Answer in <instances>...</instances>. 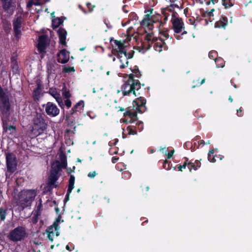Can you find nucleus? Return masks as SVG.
<instances>
[{
  "instance_id": "nucleus-16",
  "label": "nucleus",
  "mask_w": 252,
  "mask_h": 252,
  "mask_svg": "<svg viewBox=\"0 0 252 252\" xmlns=\"http://www.w3.org/2000/svg\"><path fill=\"white\" fill-rule=\"evenodd\" d=\"M49 94H51L57 101L59 106L62 107L63 105L62 98L59 92L55 88H51L49 90Z\"/></svg>"
},
{
  "instance_id": "nucleus-55",
  "label": "nucleus",
  "mask_w": 252,
  "mask_h": 252,
  "mask_svg": "<svg viewBox=\"0 0 252 252\" xmlns=\"http://www.w3.org/2000/svg\"><path fill=\"white\" fill-rule=\"evenodd\" d=\"M229 100L230 101V102H232L233 101V99L232 98V97L231 96H229Z\"/></svg>"
},
{
  "instance_id": "nucleus-22",
  "label": "nucleus",
  "mask_w": 252,
  "mask_h": 252,
  "mask_svg": "<svg viewBox=\"0 0 252 252\" xmlns=\"http://www.w3.org/2000/svg\"><path fill=\"white\" fill-rule=\"evenodd\" d=\"M49 0H31L27 3V6L28 8H30L33 5H40Z\"/></svg>"
},
{
  "instance_id": "nucleus-18",
  "label": "nucleus",
  "mask_w": 252,
  "mask_h": 252,
  "mask_svg": "<svg viewBox=\"0 0 252 252\" xmlns=\"http://www.w3.org/2000/svg\"><path fill=\"white\" fill-rule=\"evenodd\" d=\"M154 48L155 50L158 52L162 51V48H165V44L163 40L161 38H156L154 42Z\"/></svg>"
},
{
  "instance_id": "nucleus-9",
  "label": "nucleus",
  "mask_w": 252,
  "mask_h": 252,
  "mask_svg": "<svg viewBox=\"0 0 252 252\" xmlns=\"http://www.w3.org/2000/svg\"><path fill=\"white\" fill-rule=\"evenodd\" d=\"M45 110L47 114L51 117H56L60 113V109L51 102H48L46 104Z\"/></svg>"
},
{
  "instance_id": "nucleus-1",
  "label": "nucleus",
  "mask_w": 252,
  "mask_h": 252,
  "mask_svg": "<svg viewBox=\"0 0 252 252\" xmlns=\"http://www.w3.org/2000/svg\"><path fill=\"white\" fill-rule=\"evenodd\" d=\"M140 84L138 80L133 78V74L129 75L127 80L121 87L124 95L138 96L140 95Z\"/></svg>"
},
{
  "instance_id": "nucleus-34",
  "label": "nucleus",
  "mask_w": 252,
  "mask_h": 252,
  "mask_svg": "<svg viewBox=\"0 0 252 252\" xmlns=\"http://www.w3.org/2000/svg\"><path fill=\"white\" fill-rule=\"evenodd\" d=\"M63 95L65 98H68L70 96L69 92L66 91V88L65 87L63 88Z\"/></svg>"
},
{
  "instance_id": "nucleus-8",
  "label": "nucleus",
  "mask_w": 252,
  "mask_h": 252,
  "mask_svg": "<svg viewBox=\"0 0 252 252\" xmlns=\"http://www.w3.org/2000/svg\"><path fill=\"white\" fill-rule=\"evenodd\" d=\"M6 159L7 170L12 173L14 172L17 167L16 157L12 154H7Z\"/></svg>"
},
{
  "instance_id": "nucleus-29",
  "label": "nucleus",
  "mask_w": 252,
  "mask_h": 252,
  "mask_svg": "<svg viewBox=\"0 0 252 252\" xmlns=\"http://www.w3.org/2000/svg\"><path fill=\"white\" fill-rule=\"evenodd\" d=\"M200 166V163L198 162H195L194 163H189L188 168L190 171H191V169L193 168L194 170H196L198 167Z\"/></svg>"
},
{
  "instance_id": "nucleus-50",
  "label": "nucleus",
  "mask_w": 252,
  "mask_h": 252,
  "mask_svg": "<svg viewBox=\"0 0 252 252\" xmlns=\"http://www.w3.org/2000/svg\"><path fill=\"white\" fill-rule=\"evenodd\" d=\"M200 144H201V145H204V144H205V143L204 141V140H201V141H200Z\"/></svg>"
},
{
  "instance_id": "nucleus-31",
  "label": "nucleus",
  "mask_w": 252,
  "mask_h": 252,
  "mask_svg": "<svg viewBox=\"0 0 252 252\" xmlns=\"http://www.w3.org/2000/svg\"><path fill=\"white\" fill-rule=\"evenodd\" d=\"M115 43L118 47V54L120 53L121 52H126V51L124 49L123 44L121 42L116 40Z\"/></svg>"
},
{
  "instance_id": "nucleus-13",
  "label": "nucleus",
  "mask_w": 252,
  "mask_h": 252,
  "mask_svg": "<svg viewBox=\"0 0 252 252\" xmlns=\"http://www.w3.org/2000/svg\"><path fill=\"white\" fill-rule=\"evenodd\" d=\"M48 72L50 74L58 73L60 71L61 65L55 61H50L47 65Z\"/></svg>"
},
{
  "instance_id": "nucleus-46",
  "label": "nucleus",
  "mask_w": 252,
  "mask_h": 252,
  "mask_svg": "<svg viewBox=\"0 0 252 252\" xmlns=\"http://www.w3.org/2000/svg\"><path fill=\"white\" fill-rule=\"evenodd\" d=\"M242 110L240 108L237 110V115L239 116H241Z\"/></svg>"
},
{
  "instance_id": "nucleus-45",
  "label": "nucleus",
  "mask_w": 252,
  "mask_h": 252,
  "mask_svg": "<svg viewBox=\"0 0 252 252\" xmlns=\"http://www.w3.org/2000/svg\"><path fill=\"white\" fill-rule=\"evenodd\" d=\"M138 128L140 129V130H142L143 128V123L141 122H139L138 123Z\"/></svg>"
},
{
  "instance_id": "nucleus-47",
  "label": "nucleus",
  "mask_w": 252,
  "mask_h": 252,
  "mask_svg": "<svg viewBox=\"0 0 252 252\" xmlns=\"http://www.w3.org/2000/svg\"><path fill=\"white\" fill-rule=\"evenodd\" d=\"M87 6H88V8L90 9V11H92L93 10V8L94 7V6H93L92 8H91L92 6L90 3H88Z\"/></svg>"
},
{
  "instance_id": "nucleus-35",
  "label": "nucleus",
  "mask_w": 252,
  "mask_h": 252,
  "mask_svg": "<svg viewBox=\"0 0 252 252\" xmlns=\"http://www.w3.org/2000/svg\"><path fill=\"white\" fill-rule=\"evenodd\" d=\"M75 69L73 67H67L66 66H63V71L64 72H74Z\"/></svg>"
},
{
  "instance_id": "nucleus-38",
  "label": "nucleus",
  "mask_w": 252,
  "mask_h": 252,
  "mask_svg": "<svg viewBox=\"0 0 252 252\" xmlns=\"http://www.w3.org/2000/svg\"><path fill=\"white\" fill-rule=\"evenodd\" d=\"M61 167L62 168H65L67 165V162L65 158H63L61 160Z\"/></svg>"
},
{
  "instance_id": "nucleus-4",
  "label": "nucleus",
  "mask_w": 252,
  "mask_h": 252,
  "mask_svg": "<svg viewBox=\"0 0 252 252\" xmlns=\"http://www.w3.org/2000/svg\"><path fill=\"white\" fill-rule=\"evenodd\" d=\"M10 108L9 94L0 87V110L2 113L1 117H9Z\"/></svg>"
},
{
  "instance_id": "nucleus-49",
  "label": "nucleus",
  "mask_w": 252,
  "mask_h": 252,
  "mask_svg": "<svg viewBox=\"0 0 252 252\" xmlns=\"http://www.w3.org/2000/svg\"><path fill=\"white\" fill-rule=\"evenodd\" d=\"M163 36H164L165 37H166V38H168V36H169L168 34V33H163Z\"/></svg>"
},
{
  "instance_id": "nucleus-59",
  "label": "nucleus",
  "mask_w": 252,
  "mask_h": 252,
  "mask_svg": "<svg viewBox=\"0 0 252 252\" xmlns=\"http://www.w3.org/2000/svg\"><path fill=\"white\" fill-rule=\"evenodd\" d=\"M205 79H203V80H202L201 84H203L205 82Z\"/></svg>"
},
{
  "instance_id": "nucleus-27",
  "label": "nucleus",
  "mask_w": 252,
  "mask_h": 252,
  "mask_svg": "<svg viewBox=\"0 0 252 252\" xmlns=\"http://www.w3.org/2000/svg\"><path fill=\"white\" fill-rule=\"evenodd\" d=\"M222 4L225 8H229L234 4V0H222Z\"/></svg>"
},
{
  "instance_id": "nucleus-44",
  "label": "nucleus",
  "mask_w": 252,
  "mask_h": 252,
  "mask_svg": "<svg viewBox=\"0 0 252 252\" xmlns=\"http://www.w3.org/2000/svg\"><path fill=\"white\" fill-rule=\"evenodd\" d=\"M214 9H212L211 10V11H209L207 13L208 15L210 17L211 16H213V12L214 11Z\"/></svg>"
},
{
  "instance_id": "nucleus-12",
  "label": "nucleus",
  "mask_w": 252,
  "mask_h": 252,
  "mask_svg": "<svg viewBox=\"0 0 252 252\" xmlns=\"http://www.w3.org/2000/svg\"><path fill=\"white\" fill-rule=\"evenodd\" d=\"M48 44V39L46 35H42L39 37L37 48L39 52H44Z\"/></svg>"
},
{
  "instance_id": "nucleus-11",
  "label": "nucleus",
  "mask_w": 252,
  "mask_h": 252,
  "mask_svg": "<svg viewBox=\"0 0 252 252\" xmlns=\"http://www.w3.org/2000/svg\"><path fill=\"white\" fill-rule=\"evenodd\" d=\"M137 97V98L133 101V107H136L135 109L138 111V113H142L146 104V100L140 95Z\"/></svg>"
},
{
  "instance_id": "nucleus-48",
  "label": "nucleus",
  "mask_w": 252,
  "mask_h": 252,
  "mask_svg": "<svg viewBox=\"0 0 252 252\" xmlns=\"http://www.w3.org/2000/svg\"><path fill=\"white\" fill-rule=\"evenodd\" d=\"M135 76L136 77H139L141 76V74H140V72L139 71L135 72V74L133 75V76Z\"/></svg>"
},
{
  "instance_id": "nucleus-23",
  "label": "nucleus",
  "mask_w": 252,
  "mask_h": 252,
  "mask_svg": "<svg viewBox=\"0 0 252 252\" xmlns=\"http://www.w3.org/2000/svg\"><path fill=\"white\" fill-rule=\"evenodd\" d=\"M74 182H75V177L73 175H71L69 180V185L67 189V192L66 194V196L69 195L70 193L71 192L72 190L73 189L74 186Z\"/></svg>"
},
{
  "instance_id": "nucleus-58",
  "label": "nucleus",
  "mask_w": 252,
  "mask_h": 252,
  "mask_svg": "<svg viewBox=\"0 0 252 252\" xmlns=\"http://www.w3.org/2000/svg\"><path fill=\"white\" fill-rule=\"evenodd\" d=\"M123 122H124V123H131V122H130V121L128 122L127 120H124V121H123Z\"/></svg>"
},
{
  "instance_id": "nucleus-52",
  "label": "nucleus",
  "mask_w": 252,
  "mask_h": 252,
  "mask_svg": "<svg viewBox=\"0 0 252 252\" xmlns=\"http://www.w3.org/2000/svg\"><path fill=\"white\" fill-rule=\"evenodd\" d=\"M213 52H210V53H209V58H211V57H213V55H212V54H213Z\"/></svg>"
},
{
  "instance_id": "nucleus-2",
  "label": "nucleus",
  "mask_w": 252,
  "mask_h": 252,
  "mask_svg": "<svg viewBox=\"0 0 252 252\" xmlns=\"http://www.w3.org/2000/svg\"><path fill=\"white\" fill-rule=\"evenodd\" d=\"M36 193L35 190H27L21 191L18 194L17 203L22 210L30 206L33 200Z\"/></svg>"
},
{
  "instance_id": "nucleus-24",
  "label": "nucleus",
  "mask_w": 252,
  "mask_h": 252,
  "mask_svg": "<svg viewBox=\"0 0 252 252\" xmlns=\"http://www.w3.org/2000/svg\"><path fill=\"white\" fill-rule=\"evenodd\" d=\"M84 106V103L83 101H80L72 108V113H75L77 111H79L82 109Z\"/></svg>"
},
{
  "instance_id": "nucleus-26",
  "label": "nucleus",
  "mask_w": 252,
  "mask_h": 252,
  "mask_svg": "<svg viewBox=\"0 0 252 252\" xmlns=\"http://www.w3.org/2000/svg\"><path fill=\"white\" fill-rule=\"evenodd\" d=\"M145 38L148 42V49H149L150 48L151 45L153 44L154 41H155L156 38H154L152 32L149 33L147 34H146Z\"/></svg>"
},
{
  "instance_id": "nucleus-60",
  "label": "nucleus",
  "mask_w": 252,
  "mask_h": 252,
  "mask_svg": "<svg viewBox=\"0 0 252 252\" xmlns=\"http://www.w3.org/2000/svg\"><path fill=\"white\" fill-rule=\"evenodd\" d=\"M210 3H211V1H210V0L206 2V4H207V5H209Z\"/></svg>"
},
{
  "instance_id": "nucleus-51",
  "label": "nucleus",
  "mask_w": 252,
  "mask_h": 252,
  "mask_svg": "<svg viewBox=\"0 0 252 252\" xmlns=\"http://www.w3.org/2000/svg\"><path fill=\"white\" fill-rule=\"evenodd\" d=\"M66 250H68V251H71V250H70V247H69V246H68V245H67V246H66Z\"/></svg>"
},
{
  "instance_id": "nucleus-36",
  "label": "nucleus",
  "mask_w": 252,
  "mask_h": 252,
  "mask_svg": "<svg viewBox=\"0 0 252 252\" xmlns=\"http://www.w3.org/2000/svg\"><path fill=\"white\" fill-rule=\"evenodd\" d=\"M220 23L219 26L224 28L227 25V20L225 18H222V19L220 20Z\"/></svg>"
},
{
  "instance_id": "nucleus-5",
  "label": "nucleus",
  "mask_w": 252,
  "mask_h": 252,
  "mask_svg": "<svg viewBox=\"0 0 252 252\" xmlns=\"http://www.w3.org/2000/svg\"><path fill=\"white\" fill-rule=\"evenodd\" d=\"M28 236L25 227L18 226L9 233L7 237L10 241L16 242L24 240Z\"/></svg>"
},
{
  "instance_id": "nucleus-28",
  "label": "nucleus",
  "mask_w": 252,
  "mask_h": 252,
  "mask_svg": "<svg viewBox=\"0 0 252 252\" xmlns=\"http://www.w3.org/2000/svg\"><path fill=\"white\" fill-rule=\"evenodd\" d=\"M138 112V111L135 109L134 112H129L127 111L124 113L125 116H128L131 119H134L136 117L137 113Z\"/></svg>"
},
{
  "instance_id": "nucleus-20",
  "label": "nucleus",
  "mask_w": 252,
  "mask_h": 252,
  "mask_svg": "<svg viewBox=\"0 0 252 252\" xmlns=\"http://www.w3.org/2000/svg\"><path fill=\"white\" fill-rule=\"evenodd\" d=\"M58 33L60 43L63 46H66L65 39L67 34L66 31L63 29H60L58 31Z\"/></svg>"
},
{
  "instance_id": "nucleus-62",
  "label": "nucleus",
  "mask_w": 252,
  "mask_h": 252,
  "mask_svg": "<svg viewBox=\"0 0 252 252\" xmlns=\"http://www.w3.org/2000/svg\"><path fill=\"white\" fill-rule=\"evenodd\" d=\"M68 197H69V195H68V196H66H66H65V198H66L67 200H68Z\"/></svg>"
},
{
  "instance_id": "nucleus-53",
  "label": "nucleus",
  "mask_w": 252,
  "mask_h": 252,
  "mask_svg": "<svg viewBox=\"0 0 252 252\" xmlns=\"http://www.w3.org/2000/svg\"><path fill=\"white\" fill-rule=\"evenodd\" d=\"M176 38L177 39H180L181 38V36L180 35H177L176 36Z\"/></svg>"
},
{
  "instance_id": "nucleus-33",
  "label": "nucleus",
  "mask_w": 252,
  "mask_h": 252,
  "mask_svg": "<svg viewBox=\"0 0 252 252\" xmlns=\"http://www.w3.org/2000/svg\"><path fill=\"white\" fill-rule=\"evenodd\" d=\"M213 150L210 151L208 154V160H210L211 162H214L216 161V160L215 159V158L213 156Z\"/></svg>"
},
{
  "instance_id": "nucleus-41",
  "label": "nucleus",
  "mask_w": 252,
  "mask_h": 252,
  "mask_svg": "<svg viewBox=\"0 0 252 252\" xmlns=\"http://www.w3.org/2000/svg\"><path fill=\"white\" fill-rule=\"evenodd\" d=\"M65 104L68 108H69L71 106V102L69 99H67L65 101Z\"/></svg>"
},
{
  "instance_id": "nucleus-21",
  "label": "nucleus",
  "mask_w": 252,
  "mask_h": 252,
  "mask_svg": "<svg viewBox=\"0 0 252 252\" xmlns=\"http://www.w3.org/2000/svg\"><path fill=\"white\" fill-rule=\"evenodd\" d=\"M59 177V174L57 172H53L51 171V174L49 176L48 184L51 187H54L56 182L57 181Z\"/></svg>"
},
{
  "instance_id": "nucleus-40",
  "label": "nucleus",
  "mask_w": 252,
  "mask_h": 252,
  "mask_svg": "<svg viewBox=\"0 0 252 252\" xmlns=\"http://www.w3.org/2000/svg\"><path fill=\"white\" fill-rule=\"evenodd\" d=\"M103 90V87L101 86H97L95 88H94L93 89V92L94 93H96V92H98L99 91H102Z\"/></svg>"
},
{
  "instance_id": "nucleus-32",
  "label": "nucleus",
  "mask_w": 252,
  "mask_h": 252,
  "mask_svg": "<svg viewBox=\"0 0 252 252\" xmlns=\"http://www.w3.org/2000/svg\"><path fill=\"white\" fill-rule=\"evenodd\" d=\"M126 130L129 135H135L137 134L136 130L133 128L132 126H128L126 128Z\"/></svg>"
},
{
  "instance_id": "nucleus-17",
  "label": "nucleus",
  "mask_w": 252,
  "mask_h": 252,
  "mask_svg": "<svg viewBox=\"0 0 252 252\" xmlns=\"http://www.w3.org/2000/svg\"><path fill=\"white\" fill-rule=\"evenodd\" d=\"M21 24L22 19L21 17H18L13 22V29L15 36L17 38H19L21 34Z\"/></svg>"
},
{
  "instance_id": "nucleus-43",
  "label": "nucleus",
  "mask_w": 252,
  "mask_h": 252,
  "mask_svg": "<svg viewBox=\"0 0 252 252\" xmlns=\"http://www.w3.org/2000/svg\"><path fill=\"white\" fill-rule=\"evenodd\" d=\"M186 164H187L186 162H185L183 165L180 166L178 167L179 170L182 171V168H186Z\"/></svg>"
},
{
  "instance_id": "nucleus-6",
  "label": "nucleus",
  "mask_w": 252,
  "mask_h": 252,
  "mask_svg": "<svg viewBox=\"0 0 252 252\" xmlns=\"http://www.w3.org/2000/svg\"><path fill=\"white\" fill-rule=\"evenodd\" d=\"M60 219V217H59L54 222L53 225L51 226L47 231V237L51 241H53L55 236L58 237L60 235L59 223Z\"/></svg>"
},
{
  "instance_id": "nucleus-56",
  "label": "nucleus",
  "mask_w": 252,
  "mask_h": 252,
  "mask_svg": "<svg viewBox=\"0 0 252 252\" xmlns=\"http://www.w3.org/2000/svg\"><path fill=\"white\" fill-rule=\"evenodd\" d=\"M125 110L124 108L121 107L120 108V111H124Z\"/></svg>"
},
{
  "instance_id": "nucleus-14",
  "label": "nucleus",
  "mask_w": 252,
  "mask_h": 252,
  "mask_svg": "<svg viewBox=\"0 0 252 252\" xmlns=\"http://www.w3.org/2000/svg\"><path fill=\"white\" fill-rule=\"evenodd\" d=\"M118 59L120 63V67L125 68L128 66V61L126 52H121L118 55Z\"/></svg>"
},
{
  "instance_id": "nucleus-15",
  "label": "nucleus",
  "mask_w": 252,
  "mask_h": 252,
  "mask_svg": "<svg viewBox=\"0 0 252 252\" xmlns=\"http://www.w3.org/2000/svg\"><path fill=\"white\" fill-rule=\"evenodd\" d=\"M69 59V53L64 49L62 50L58 54V61L62 63H67Z\"/></svg>"
},
{
  "instance_id": "nucleus-25",
  "label": "nucleus",
  "mask_w": 252,
  "mask_h": 252,
  "mask_svg": "<svg viewBox=\"0 0 252 252\" xmlns=\"http://www.w3.org/2000/svg\"><path fill=\"white\" fill-rule=\"evenodd\" d=\"M61 164L60 162L58 161H56L54 162L52 165V170L51 171L53 172H57V174H59V172L61 171Z\"/></svg>"
},
{
  "instance_id": "nucleus-57",
  "label": "nucleus",
  "mask_w": 252,
  "mask_h": 252,
  "mask_svg": "<svg viewBox=\"0 0 252 252\" xmlns=\"http://www.w3.org/2000/svg\"><path fill=\"white\" fill-rule=\"evenodd\" d=\"M187 33V32L186 31H184L182 33L181 35H183V34H186Z\"/></svg>"
},
{
  "instance_id": "nucleus-3",
  "label": "nucleus",
  "mask_w": 252,
  "mask_h": 252,
  "mask_svg": "<svg viewBox=\"0 0 252 252\" xmlns=\"http://www.w3.org/2000/svg\"><path fill=\"white\" fill-rule=\"evenodd\" d=\"M47 126L44 116L41 113H36L33 119L32 131L33 133L37 135L42 134L47 129Z\"/></svg>"
},
{
  "instance_id": "nucleus-54",
  "label": "nucleus",
  "mask_w": 252,
  "mask_h": 252,
  "mask_svg": "<svg viewBox=\"0 0 252 252\" xmlns=\"http://www.w3.org/2000/svg\"><path fill=\"white\" fill-rule=\"evenodd\" d=\"M210 1H211V2H212L213 4H215V3L216 2L215 0H210Z\"/></svg>"
},
{
  "instance_id": "nucleus-64",
  "label": "nucleus",
  "mask_w": 252,
  "mask_h": 252,
  "mask_svg": "<svg viewBox=\"0 0 252 252\" xmlns=\"http://www.w3.org/2000/svg\"><path fill=\"white\" fill-rule=\"evenodd\" d=\"M109 73H110V71H107V75H109Z\"/></svg>"
},
{
  "instance_id": "nucleus-7",
  "label": "nucleus",
  "mask_w": 252,
  "mask_h": 252,
  "mask_svg": "<svg viewBox=\"0 0 252 252\" xmlns=\"http://www.w3.org/2000/svg\"><path fill=\"white\" fill-rule=\"evenodd\" d=\"M153 9H150L146 11V15L141 22V25L142 27H151L155 22V16L153 14Z\"/></svg>"
},
{
  "instance_id": "nucleus-42",
  "label": "nucleus",
  "mask_w": 252,
  "mask_h": 252,
  "mask_svg": "<svg viewBox=\"0 0 252 252\" xmlns=\"http://www.w3.org/2000/svg\"><path fill=\"white\" fill-rule=\"evenodd\" d=\"M174 153V150H171L169 153H168L167 157L168 158H170Z\"/></svg>"
},
{
  "instance_id": "nucleus-39",
  "label": "nucleus",
  "mask_w": 252,
  "mask_h": 252,
  "mask_svg": "<svg viewBox=\"0 0 252 252\" xmlns=\"http://www.w3.org/2000/svg\"><path fill=\"white\" fill-rule=\"evenodd\" d=\"M96 175V172L95 171H94L90 172L88 174V176L90 178H94Z\"/></svg>"
},
{
  "instance_id": "nucleus-37",
  "label": "nucleus",
  "mask_w": 252,
  "mask_h": 252,
  "mask_svg": "<svg viewBox=\"0 0 252 252\" xmlns=\"http://www.w3.org/2000/svg\"><path fill=\"white\" fill-rule=\"evenodd\" d=\"M6 216V211L2 209H0V217L1 220H4Z\"/></svg>"
},
{
  "instance_id": "nucleus-63",
  "label": "nucleus",
  "mask_w": 252,
  "mask_h": 252,
  "mask_svg": "<svg viewBox=\"0 0 252 252\" xmlns=\"http://www.w3.org/2000/svg\"><path fill=\"white\" fill-rule=\"evenodd\" d=\"M206 144H210V141H208L206 143H205Z\"/></svg>"
},
{
  "instance_id": "nucleus-30",
  "label": "nucleus",
  "mask_w": 252,
  "mask_h": 252,
  "mask_svg": "<svg viewBox=\"0 0 252 252\" xmlns=\"http://www.w3.org/2000/svg\"><path fill=\"white\" fill-rule=\"evenodd\" d=\"M216 66L217 68L223 67L224 66V63L221 58L214 59Z\"/></svg>"
},
{
  "instance_id": "nucleus-19",
  "label": "nucleus",
  "mask_w": 252,
  "mask_h": 252,
  "mask_svg": "<svg viewBox=\"0 0 252 252\" xmlns=\"http://www.w3.org/2000/svg\"><path fill=\"white\" fill-rule=\"evenodd\" d=\"M2 3V6L4 10L8 11L13 9L15 6L14 0H0Z\"/></svg>"
},
{
  "instance_id": "nucleus-61",
  "label": "nucleus",
  "mask_w": 252,
  "mask_h": 252,
  "mask_svg": "<svg viewBox=\"0 0 252 252\" xmlns=\"http://www.w3.org/2000/svg\"><path fill=\"white\" fill-rule=\"evenodd\" d=\"M85 48H84H84H80V51H83V50H85Z\"/></svg>"
},
{
  "instance_id": "nucleus-10",
  "label": "nucleus",
  "mask_w": 252,
  "mask_h": 252,
  "mask_svg": "<svg viewBox=\"0 0 252 252\" xmlns=\"http://www.w3.org/2000/svg\"><path fill=\"white\" fill-rule=\"evenodd\" d=\"M9 117H1L3 132L9 134L14 135L16 133V127L9 124Z\"/></svg>"
}]
</instances>
